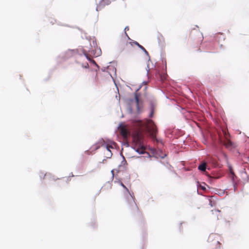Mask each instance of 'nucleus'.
<instances>
[{
	"label": "nucleus",
	"instance_id": "f257e3e1",
	"mask_svg": "<svg viewBox=\"0 0 249 249\" xmlns=\"http://www.w3.org/2000/svg\"><path fill=\"white\" fill-rule=\"evenodd\" d=\"M135 125L139 128V130H136L132 136L134 149L139 154H144L145 147L143 143L142 127L144 126L151 138L155 140L156 139V134L158 131L157 127L153 121L151 120H147L145 122L139 120L136 122Z\"/></svg>",
	"mask_w": 249,
	"mask_h": 249
},
{
	"label": "nucleus",
	"instance_id": "f03ea898",
	"mask_svg": "<svg viewBox=\"0 0 249 249\" xmlns=\"http://www.w3.org/2000/svg\"><path fill=\"white\" fill-rule=\"evenodd\" d=\"M85 48V49L83 50V53L84 55L88 60L92 62L93 64H96L95 61L91 57H97L101 53L100 49H99L97 47L96 42L94 40L90 41L89 46H86Z\"/></svg>",
	"mask_w": 249,
	"mask_h": 249
},
{
	"label": "nucleus",
	"instance_id": "7ed1b4c3",
	"mask_svg": "<svg viewBox=\"0 0 249 249\" xmlns=\"http://www.w3.org/2000/svg\"><path fill=\"white\" fill-rule=\"evenodd\" d=\"M120 184L126 191L124 200L128 209L132 213H138L139 208L135 202L134 196L130 193L128 189L122 182Z\"/></svg>",
	"mask_w": 249,
	"mask_h": 249
},
{
	"label": "nucleus",
	"instance_id": "20e7f679",
	"mask_svg": "<svg viewBox=\"0 0 249 249\" xmlns=\"http://www.w3.org/2000/svg\"><path fill=\"white\" fill-rule=\"evenodd\" d=\"M147 93L144 92L143 94H142L139 92V89L136 91L135 93V99L136 103L137 110L138 112L141 111V105L142 104L143 101L147 99Z\"/></svg>",
	"mask_w": 249,
	"mask_h": 249
},
{
	"label": "nucleus",
	"instance_id": "39448f33",
	"mask_svg": "<svg viewBox=\"0 0 249 249\" xmlns=\"http://www.w3.org/2000/svg\"><path fill=\"white\" fill-rule=\"evenodd\" d=\"M103 145H104V146L106 148V150L107 151H109L110 153H111L110 149H113V145L105 144L104 143V141L103 140H101L100 142H99L98 143H96L95 145H94L91 148V149H92V150L95 151V150H97L98 149H99L101 146H103ZM109 155L111 156L112 155V154L110 153V154Z\"/></svg>",
	"mask_w": 249,
	"mask_h": 249
},
{
	"label": "nucleus",
	"instance_id": "423d86ee",
	"mask_svg": "<svg viewBox=\"0 0 249 249\" xmlns=\"http://www.w3.org/2000/svg\"><path fill=\"white\" fill-rule=\"evenodd\" d=\"M120 133L124 140H127L128 136L130 135V132L125 128L124 126L120 127Z\"/></svg>",
	"mask_w": 249,
	"mask_h": 249
},
{
	"label": "nucleus",
	"instance_id": "0eeeda50",
	"mask_svg": "<svg viewBox=\"0 0 249 249\" xmlns=\"http://www.w3.org/2000/svg\"><path fill=\"white\" fill-rule=\"evenodd\" d=\"M224 145L226 147H230L232 146V142L230 140L226 138L224 141Z\"/></svg>",
	"mask_w": 249,
	"mask_h": 249
},
{
	"label": "nucleus",
	"instance_id": "6e6552de",
	"mask_svg": "<svg viewBox=\"0 0 249 249\" xmlns=\"http://www.w3.org/2000/svg\"><path fill=\"white\" fill-rule=\"evenodd\" d=\"M206 168V164L204 162L198 166V169L201 171H205Z\"/></svg>",
	"mask_w": 249,
	"mask_h": 249
},
{
	"label": "nucleus",
	"instance_id": "1a4fd4ad",
	"mask_svg": "<svg viewBox=\"0 0 249 249\" xmlns=\"http://www.w3.org/2000/svg\"><path fill=\"white\" fill-rule=\"evenodd\" d=\"M134 44L137 45L142 50L143 52H144L146 53H148L147 51L145 49V48L139 44L137 42L135 41L134 42Z\"/></svg>",
	"mask_w": 249,
	"mask_h": 249
},
{
	"label": "nucleus",
	"instance_id": "9d476101",
	"mask_svg": "<svg viewBox=\"0 0 249 249\" xmlns=\"http://www.w3.org/2000/svg\"><path fill=\"white\" fill-rule=\"evenodd\" d=\"M158 38L159 39V43H161V42H163L164 41V37L160 34H159L158 35Z\"/></svg>",
	"mask_w": 249,
	"mask_h": 249
},
{
	"label": "nucleus",
	"instance_id": "9b49d317",
	"mask_svg": "<svg viewBox=\"0 0 249 249\" xmlns=\"http://www.w3.org/2000/svg\"><path fill=\"white\" fill-rule=\"evenodd\" d=\"M215 243H216V247L215 248H220V242L217 240H215Z\"/></svg>",
	"mask_w": 249,
	"mask_h": 249
},
{
	"label": "nucleus",
	"instance_id": "f8f14e48",
	"mask_svg": "<svg viewBox=\"0 0 249 249\" xmlns=\"http://www.w3.org/2000/svg\"><path fill=\"white\" fill-rule=\"evenodd\" d=\"M213 236H211L209 237V240L210 242L212 241V240L213 241V240H215H215L214 239L215 237H213Z\"/></svg>",
	"mask_w": 249,
	"mask_h": 249
},
{
	"label": "nucleus",
	"instance_id": "ddd939ff",
	"mask_svg": "<svg viewBox=\"0 0 249 249\" xmlns=\"http://www.w3.org/2000/svg\"><path fill=\"white\" fill-rule=\"evenodd\" d=\"M219 35L223 36L224 39H225V36L223 35V34H220V33H219L216 34L217 36H218Z\"/></svg>",
	"mask_w": 249,
	"mask_h": 249
},
{
	"label": "nucleus",
	"instance_id": "4468645a",
	"mask_svg": "<svg viewBox=\"0 0 249 249\" xmlns=\"http://www.w3.org/2000/svg\"><path fill=\"white\" fill-rule=\"evenodd\" d=\"M83 67L85 68H89V65H88V63H87L86 65L85 66H83Z\"/></svg>",
	"mask_w": 249,
	"mask_h": 249
},
{
	"label": "nucleus",
	"instance_id": "2eb2a0df",
	"mask_svg": "<svg viewBox=\"0 0 249 249\" xmlns=\"http://www.w3.org/2000/svg\"><path fill=\"white\" fill-rule=\"evenodd\" d=\"M125 31H128L129 30V27H126L124 29Z\"/></svg>",
	"mask_w": 249,
	"mask_h": 249
},
{
	"label": "nucleus",
	"instance_id": "dca6fc26",
	"mask_svg": "<svg viewBox=\"0 0 249 249\" xmlns=\"http://www.w3.org/2000/svg\"><path fill=\"white\" fill-rule=\"evenodd\" d=\"M145 84H146V83H145ZM147 87H146V85H145V86H144V90H146L147 89Z\"/></svg>",
	"mask_w": 249,
	"mask_h": 249
},
{
	"label": "nucleus",
	"instance_id": "f3484780",
	"mask_svg": "<svg viewBox=\"0 0 249 249\" xmlns=\"http://www.w3.org/2000/svg\"><path fill=\"white\" fill-rule=\"evenodd\" d=\"M111 173L112 174V176H114V170H111Z\"/></svg>",
	"mask_w": 249,
	"mask_h": 249
},
{
	"label": "nucleus",
	"instance_id": "a211bd4d",
	"mask_svg": "<svg viewBox=\"0 0 249 249\" xmlns=\"http://www.w3.org/2000/svg\"><path fill=\"white\" fill-rule=\"evenodd\" d=\"M125 35H126V36L128 37V35H127V33H125Z\"/></svg>",
	"mask_w": 249,
	"mask_h": 249
},
{
	"label": "nucleus",
	"instance_id": "6ab92c4d",
	"mask_svg": "<svg viewBox=\"0 0 249 249\" xmlns=\"http://www.w3.org/2000/svg\"><path fill=\"white\" fill-rule=\"evenodd\" d=\"M86 152L88 154H89V151H87Z\"/></svg>",
	"mask_w": 249,
	"mask_h": 249
},
{
	"label": "nucleus",
	"instance_id": "aec40b11",
	"mask_svg": "<svg viewBox=\"0 0 249 249\" xmlns=\"http://www.w3.org/2000/svg\"><path fill=\"white\" fill-rule=\"evenodd\" d=\"M202 189H203V190H205V188H204V187H202Z\"/></svg>",
	"mask_w": 249,
	"mask_h": 249
},
{
	"label": "nucleus",
	"instance_id": "412c9836",
	"mask_svg": "<svg viewBox=\"0 0 249 249\" xmlns=\"http://www.w3.org/2000/svg\"><path fill=\"white\" fill-rule=\"evenodd\" d=\"M231 173L232 174H233V173L232 171H231Z\"/></svg>",
	"mask_w": 249,
	"mask_h": 249
}]
</instances>
